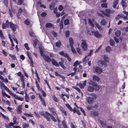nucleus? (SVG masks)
Masks as SVG:
<instances>
[{
  "instance_id": "obj_1",
  "label": "nucleus",
  "mask_w": 128,
  "mask_h": 128,
  "mask_svg": "<svg viewBox=\"0 0 128 128\" xmlns=\"http://www.w3.org/2000/svg\"><path fill=\"white\" fill-rule=\"evenodd\" d=\"M49 109L50 112H52V114L54 116L48 113L46 111L44 112L42 111L40 112L39 114L40 115L43 116L49 122H50V118H51L53 121L54 122H56V119L58 120L59 123L58 124L60 128H68L64 120H63L62 121V125L60 124L59 123L60 122L58 118V116L56 114L54 108H49Z\"/></svg>"
},
{
  "instance_id": "obj_2",
  "label": "nucleus",
  "mask_w": 128,
  "mask_h": 128,
  "mask_svg": "<svg viewBox=\"0 0 128 128\" xmlns=\"http://www.w3.org/2000/svg\"><path fill=\"white\" fill-rule=\"evenodd\" d=\"M88 46L86 41L85 40H82L81 46L82 50L84 51L86 50L87 49Z\"/></svg>"
},
{
  "instance_id": "obj_3",
  "label": "nucleus",
  "mask_w": 128,
  "mask_h": 128,
  "mask_svg": "<svg viewBox=\"0 0 128 128\" xmlns=\"http://www.w3.org/2000/svg\"><path fill=\"white\" fill-rule=\"evenodd\" d=\"M92 34L91 35L94 34V36L97 38H99L102 37L101 34L97 31H92Z\"/></svg>"
},
{
  "instance_id": "obj_4",
  "label": "nucleus",
  "mask_w": 128,
  "mask_h": 128,
  "mask_svg": "<svg viewBox=\"0 0 128 128\" xmlns=\"http://www.w3.org/2000/svg\"><path fill=\"white\" fill-rule=\"evenodd\" d=\"M42 57L47 62H50L51 61V59L48 55L44 54Z\"/></svg>"
},
{
  "instance_id": "obj_5",
  "label": "nucleus",
  "mask_w": 128,
  "mask_h": 128,
  "mask_svg": "<svg viewBox=\"0 0 128 128\" xmlns=\"http://www.w3.org/2000/svg\"><path fill=\"white\" fill-rule=\"evenodd\" d=\"M10 27L13 31L14 32L16 30L17 26L16 24H14L12 22H11Z\"/></svg>"
},
{
  "instance_id": "obj_6",
  "label": "nucleus",
  "mask_w": 128,
  "mask_h": 128,
  "mask_svg": "<svg viewBox=\"0 0 128 128\" xmlns=\"http://www.w3.org/2000/svg\"><path fill=\"white\" fill-rule=\"evenodd\" d=\"M95 70L96 72L98 74L102 73L103 71L102 69L99 66H96L95 68Z\"/></svg>"
},
{
  "instance_id": "obj_7",
  "label": "nucleus",
  "mask_w": 128,
  "mask_h": 128,
  "mask_svg": "<svg viewBox=\"0 0 128 128\" xmlns=\"http://www.w3.org/2000/svg\"><path fill=\"white\" fill-rule=\"evenodd\" d=\"M22 106L20 105L18 106L16 109L17 112L18 114H20L22 112Z\"/></svg>"
},
{
  "instance_id": "obj_8",
  "label": "nucleus",
  "mask_w": 128,
  "mask_h": 128,
  "mask_svg": "<svg viewBox=\"0 0 128 128\" xmlns=\"http://www.w3.org/2000/svg\"><path fill=\"white\" fill-rule=\"evenodd\" d=\"M52 64L57 67L59 66V65L58 63L53 58L52 59Z\"/></svg>"
},
{
  "instance_id": "obj_9",
  "label": "nucleus",
  "mask_w": 128,
  "mask_h": 128,
  "mask_svg": "<svg viewBox=\"0 0 128 128\" xmlns=\"http://www.w3.org/2000/svg\"><path fill=\"white\" fill-rule=\"evenodd\" d=\"M66 106L71 111H73L74 113H75L76 112V110L75 108H74V110H73L71 106L70 105V104H66Z\"/></svg>"
},
{
  "instance_id": "obj_10",
  "label": "nucleus",
  "mask_w": 128,
  "mask_h": 128,
  "mask_svg": "<svg viewBox=\"0 0 128 128\" xmlns=\"http://www.w3.org/2000/svg\"><path fill=\"white\" fill-rule=\"evenodd\" d=\"M100 63V64H101L102 66L104 65L105 67L106 66H107L106 62L105 61L100 60L98 62V64H99Z\"/></svg>"
},
{
  "instance_id": "obj_11",
  "label": "nucleus",
  "mask_w": 128,
  "mask_h": 128,
  "mask_svg": "<svg viewBox=\"0 0 128 128\" xmlns=\"http://www.w3.org/2000/svg\"><path fill=\"white\" fill-rule=\"evenodd\" d=\"M94 101V98L90 97H88L87 98V102L89 103H92Z\"/></svg>"
},
{
  "instance_id": "obj_12",
  "label": "nucleus",
  "mask_w": 128,
  "mask_h": 128,
  "mask_svg": "<svg viewBox=\"0 0 128 128\" xmlns=\"http://www.w3.org/2000/svg\"><path fill=\"white\" fill-rule=\"evenodd\" d=\"M86 81L85 80L83 83V84H80L79 85L80 88L81 89L84 88V86H86Z\"/></svg>"
},
{
  "instance_id": "obj_13",
  "label": "nucleus",
  "mask_w": 128,
  "mask_h": 128,
  "mask_svg": "<svg viewBox=\"0 0 128 128\" xmlns=\"http://www.w3.org/2000/svg\"><path fill=\"white\" fill-rule=\"evenodd\" d=\"M64 60H62L61 62H59V64L62 68L63 69H65L66 67L64 65Z\"/></svg>"
},
{
  "instance_id": "obj_14",
  "label": "nucleus",
  "mask_w": 128,
  "mask_h": 128,
  "mask_svg": "<svg viewBox=\"0 0 128 128\" xmlns=\"http://www.w3.org/2000/svg\"><path fill=\"white\" fill-rule=\"evenodd\" d=\"M93 80H94L95 82H98L100 79L98 78V76H93Z\"/></svg>"
},
{
  "instance_id": "obj_15",
  "label": "nucleus",
  "mask_w": 128,
  "mask_h": 128,
  "mask_svg": "<svg viewBox=\"0 0 128 128\" xmlns=\"http://www.w3.org/2000/svg\"><path fill=\"white\" fill-rule=\"evenodd\" d=\"M70 46H73L74 44L73 40L72 38L70 37L69 39Z\"/></svg>"
},
{
  "instance_id": "obj_16",
  "label": "nucleus",
  "mask_w": 128,
  "mask_h": 128,
  "mask_svg": "<svg viewBox=\"0 0 128 128\" xmlns=\"http://www.w3.org/2000/svg\"><path fill=\"white\" fill-rule=\"evenodd\" d=\"M118 0H114L113 2V6L114 8H116L117 5L118 4Z\"/></svg>"
},
{
  "instance_id": "obj_17",
  "label": "nucleus",
  "mask_w": 128,
  "mask_h": 128,
  "mask_svg": "<svg viewBox=\"0 0 128 128\" xmlns=\"http://www.w3.org/2000/svg\"><path fill=\"white\" fill-rule=\"evenodd\" d=\"M93 105H94V106H92L91 105V104H90L87 107V109L88 110H90L92 109L93 108H96L97 106H96V104H93Z\"/></svg>"
},
{
  "instance_id": "obj_18",
  "label": "nucleus",
  "mask_w": 128,
  "mask_h": 128,
  "mask_svg": "<svg viewBox=\"0 0 128 128\" xmlns=\"http://www.w3.org/2000/svg\"><path fill=\"white\" fill-rule=\"evenodd\" d=\"M104 61L106 62H109V59L108 58L107 55H104Z\"/></svg>"
},
{
  "instance_id": "obj_19",
  "label": "nucleus",
  "mask_w": 128,
  "mask_h": 128,
  "mask_svg": "<svg viewBox=\"0 0 128 128\" xmlns=\"http://www.w3.org/2000/svg\"><path fill=\"white\" fill-rule=\"evenodd\" d=\"M87 90L89 91L93 92L94 90V87L89 86L88 87Z\"/></svg>"
},
{
  "instance_id": "obj_20",
  "label": "nucleus",
  "mask_w": 128,
  "mask_h": 128,
  "mask_svg": "<svg viewBox=\"0 0 128 128\" xmlns=\"http://www.w3.org/2000/svg\"><path fill=\"white\" fill-rule=\"evenodd\" d=\"M105 12L106 13L105 15L107 16H109V14L110 13V10L109 9H106V10Z\"/></svg>"
},
{
  "instance_id": "obj_21",
  "label": "nucleus",
  "mask_w": 128,
  "mask_h": 128,
  "mask_svg": "<svg viewBox=\"0 0 128 128\" xmlns=\"http://www.w3.org/2000/svg\"><path fill=\"white\" fill-rule=\"evenodd\" d=\"M11 22H9L8 20H6V27L7 28H9V26H10V24Z\"/></svg>"
},
{
  "instance_id": "obj_22",
  "label": "nucleus",
  "mask_w": 128,
  "mask_h": 128,
  "mask_svg": "<svg viewBox=\"0 0 128 128\" xmlns=\"http://www.w3.org/2000/svg\"><path fill=\"white\" fill-rule=\"evenodd\" d=\"M53 26V25L50 23H47L46 25V28H50L52 27Z\"/></svg>"
},
{
  "instance_id": "obj_23",
  "label": "nucleus",
  "mask_w": 128,
  "mask_h": 128,
  "mask_svg": "<svg viewBox=\"0 0 128 128\" xmlns=\"http://www.w3.org/2000/svg\"><path fill=\"white\" fill-rule=\"evenodd\" d=\"M39 97L42 104H46L43 98H42V96L39 95Z\"/></svg>"
},
{
  "instance_id": "obj_24",
  "label": "nucleus",
  "mask_w": 128,
  "mask_h": 128,
  "mask_svg": "<svg viewBox=\"0 0 128 128\" xmlns=\"http://www.w3.org/2000/svg\"><path fill=\"white\" fill-rule=\"evenodd\" d=\"M40 49V55L42 56H43L44 55V50L42 48H39Z\"/></svg>"
},
{
  "instance_id": "obj_25",
  "label": "nucleus",
  "mask_w": 128,
  "mask_h": 128,
  "mask_svg": "<svg viewBox=\"0 0 128 128\" xmlns=\"http://www.w3.org/2000/svg\"><path fill=\"white\" fill-rule=\"evenodd\" d=\"M50 8L51 10H52L54 8V5L53 3H52L49 5Z\"/></svg>"
},
{
  "instance_id": "obj_26",
  "label": "nucleus",
  "mask_w": 128,
  "mask_h": 128,
  "mask_svg": "<svg viewBox=\"0 0 128 128\" xmlns=\"http://www.w3.org/2000/svg\"><path fill=\"white\" fill-rule=\"evenodd\" d=\"M121 4L124 10L125 9L127 6V4L125 2H121Z\"/></svg>"
},
{
  "instance_id": "obj_27",
  "label": "nucleus",
  "mask_w": 128,
  "mask_h": 128,
  "mask_svg": "<svg viewBox=\"0 0 128 128\" xmlns=\"http://www.w3.org/2000/svg\"><path fill=\"white\" fill-rule=\"evenodd\" d=\"M22 12V11L21 8H20L18 10V12L17 14V15L20 16Z\"/></svg>"
},
{
  "instance_id": "obj_28",
  "label": "nucleus",
  "mask_w": 128,
  "mask_h": 128,
  "mask_svg": "<svg viewBox=\"0 0 128 128\" xmlns=\"http://www.w3.org/2000/svg\"><path fill=\"white\" fill-rule=\"evenodd\" d=\"M24 115L28 117H33L32 114L30 112H29L28 114L25 113L24 114Z\"/></svg>"
},
{
  "instance_id": "obj_29",
  "label": "nucleus",
  "mask_w": 128,
  "mask_h": 128,
  "mask_svg": "<svg viewBox=\"0 0 128 128\" xmlns=\"http://www.w3.org/2000/svg\"><path fill=\"white\" fill-rule=\"evenodd\" d=\"M91 114L92 115L93 114L95 116H97L98 115V112L96 111L92 112H91Z\"/></svg>"
},
{
  "instance_id": "obj_30",
  "label": "nucleus",
  "mask_w": 128,
  "mask_h": 128,
  "mask_svg": "<svg viewBox=\"0 0 128 128\" xmlns=\"http://www.w3.org/2000/svg\"><path fill=\"white\" fill-rule=\"evenodd\" d=\"M101 24L102 25H105L106 24V22L104 19H103L101 20Z\"/></svg>"
},
{
  "instance_id": "obj_31",
  "label": "nucleus",
  "mask_w": 128,
  "mask_h": 128,
  "mask_svg": "<svg viewBox=\"0 0 128 128\" xmlns=\"http://www.w3.org/2000/svg\"><path fill=\"white\" fill-rule=\"evenodd\" d=\"M0 114L2 116V117L4 119H6L7 120H9V118L7 116H6L3 114H2V113H0Z\"/></svg>"
},
{
  "instance_id": "obj_32",
  "label": "nucleus",
  "mask_w": 128,
  "mask_h": 128,
  "mask_svg": "<svg viewBox=\"0 0 128 128\" xmlns=\"http://www.w3.org/2000/svg\"><path fill=\"white\" fill-rule=\"evenodd\" d=\"M69 24V20L68 19L65 20L64 21V24L65 25H68Z\"/></svg>"
},
{
  "instance_id": "obj_33",
  "label": "nucleus",
  "mask_w": 128,
  "mask_h": 128,
  "mask_svg": "<svg viewBox=\"0 0 128 128\" xmlns=\"http://www.w3.org/2000/svg\"><path fill=\"white\" fill-rule=\"evenodd\" d=\"M25 99L26 102H28L29 100V98L28 96V95H27V94L26 93V95L25 96Z\"/></svg>"
},
{
  "instance_id": "obj_34",
  "label": "nucleus",
  "mask_w": 128,
  "mask_h": 128,
  "mask_svg": "<svg viewBox=\"0 0 128 128\" xmlns=\"http://www.w3.org/2000/svg\"><path fill=\"white\" fill-rule=\"evenodd\" d=\"M116 36H119L121 34V32L120 30H117L115 32Z\"/></svg>"
},
{
  "instance_id": "obj_35",
  "label": "nucleus",
  "mask_w": 128,
  "mask_h": 128,
  "mask_svg": "<svg viewBox=\"0 0 128 128\" xmlns=\"http://www.w3.org/2000/svg\"><path fill=\"white\" fill-rule=\"evenodd\" d=\"M24 23L27 26H29L30 24V22L28 20L26 19L24 21Z\"/></svg>"
},
{
  "instance_id": "obj_36",
  "label": "nucleus",
  "mask_w": 128,
  "mask_h": 128,
  "mask_svg": "<svg viewBox=\"0 0 128 128\" xmlns=\"http://www.w3.org/2000/svg\"><path fill=\"white\" fill-rule=\"evenodd\" d=\"M93 86H94V89H95V90L96 91L100 89V88L98 85L95 84L94 85H93Z\"/></svg>"
},
{
  "instance_id": "obj_37",
  "label": "nucleus",
  "mask_w": 128,
  "mask_h": 128,
  "mask_svg": "<svg viewBox=\"0 0 128 128\" xmlns=\"http://www.w3.org/2000/svg\"><path fill=\"white\" fill-rule=\"evenodd\" d=\"M101 6L102 8H107V4L106 3H102L101 5Z\"/></svg>"
},
{
  "instance_id": "obj_38",
  "label": "nucleus",
  "mask_w": 128,
  "mask_h": 128,
  "mask_svg": "<svg viewBox=\"0 0 128 128\" xmlns=\"http://www.w3.org/2000/svg\"><path fill=\"white\" fill-rule=\"evenodd\" d=\"M52 97L53 98V100L54 101L56 102H58V98H57L56 96L54 94L53 96Z\"/></svg>"
},
{
  "instance_id": "obj_39",
  "label": "nucleus",
  "mask_w": 128,
  "mask_h": 128,
  "mask_svg": "<svg viewBox=\"0 0 128 128\" xmlns=\"http://www.w3.org/2000/svg\"><path fill=\"white\" fill-rule=\"evenodd\" d=\"M96 27L99 29L100 30H102V28L101 27L99 24H98L97 23L96 24Z\"/></svg>"
},
{
  "instance_id": "obj_40",
  "label": "nucleus",
  "mask_w": 128,
  "mask_h": 128,
  "mask_svg": "<svg viewBox=\"0 0 128 128\" xmlns=\"http://www.w3.org/2000/svg\"><path fill=\"white\" fill-rule=\"evenodd\" d=\"M29 59L30 61V64L31 65V67L32 68H33L34 66V62L32 60V58H30V57H29Z\"/></svg>"
},
{
  "instance_id": "obj_41",
  "label": "nucleus",
  "mask_w": 128,
  "mask_h": 128,
  "mask_svg": "<svg viewBox=\"0 0 128 128\" xmlns=\"http://www.w3.org/2000/svg\"><path fill=\"white\" fill-rule=\"evenodd\" d=\"M110 42L111 46H114V42L112 39H110Z\"/></svg>"
},
{
  "instance_id": "obj_42",
  "label": "nucleus",
  "mask_w": 128,
  "mask_h": 128,
  "mask_svg": "<svg viewBox=\"0 0 128 128\" xmlns=\"http://www.w3.org/2000/svg\"><path fill=\"white\" fill-rule=\"evenodd\" d=\"M61 44V42H60V41L59 40V42H57L56 43V47H59L60 46Z\"/></svg>"
},
{
  "instance_id": "obj_43",
  "label": "nucleus",
  "mask_w": 128,
  "mask_h": 128,
  "mask_svg": "<svg viewBox=\"0 0 128 128\" xmlns=\"http://www.w3.org/2000/svg\"><path fill=\"white\" fill-rule=\"evenodd\" d=\"M71 48L72 52L74 54H75L76 53L75 50L74 49L73 46H71Z\"/></svg>"
},
{
  "instance_id": "obj_44",
  "label": "nucleus",
  "mask_w": 128,
  "mask_h": 128,
  "mask_svg": "<svg viewBox=\"0 0 128 128\" xmlns=\"http://www.w3.org/2000/svg\"><path fill=\"white\" fill-rule=\"evenodd\" d=\"M111 50V48L109 46H107L106 48V52H109Z\"/></svg>"
},
{
  "instance_id": "obj_45",
  "label": "nucleus",
  "mask_w": 128,
  "mask_h": 128,
  "mask_svg": "<svg viewBox=\"0 0 128 128\" xmlns=\"http://www.w3.org/2000/svg\"><path fill=\"white\" fill-rule=\"evenodd\" d=\"M9 56L12 58V59L14 60H15L16 58V57L15 55H12L11 54H10Z\"/></svg>"
},
{
  "instance_id": "obj_46",
  "label": "nucleus",
  "mask_w": 128,
  "mask_h": 128,
  "mask_svg": "<svg viewBox=\"0 0 128 128\" xmlns=\"http://www.w3.org/2000/svg\"><path fill=\"white\" fill-rule=\"evenodd\" d=\"M16 117L14 116V117L13 118V120L14 121V124H18L17 122L16 121Z\"/></svg>"
},
{
  "instance_id": "obj_47",
  "label": "nucleus",
  "mask_w": 128,
  "mask_h": 128,
  "mask_svg": "<svg viewBox=\"0 0 128 128\" xmlns=\"http://www.w3.org/2000/svg\"><path fill=\"white\" fill-rule=\"evenodd\" d=\"M60 110L61 111V112L63 113L65 116H66L67 114L66 113V112L63 110V109L62 108H60Z\"/></svg>"
},
{
  "instance_id": "obj_48",
  "label": "nucleus",
  "mask_w": 128,
  "mask_h": 128,
  "mask_svg": "<svg viewBox=\"0 0 128 128\" xmlns=\"http://www.w3.org/2000/svg\"><path fill=\"white\" fill-rule=\"evenodd\" d=\"M70 32L68 30H67L66 32L65 35L66 37H68L69 36Z\"/></svg>"
},
{
  "instance_id": "obj_49",
  "label": "nucleus",
  "mask_w": 128,
  "mask_h": 128,
  "mask_svg": "<svg viewBox=\"0 0 128 128\" xmlns=\"http://www.w3.org/2000/svg\"><path fill=\"white\" fill-rule=\"evenodd\" d=\"M20 79L22 82H24V76L23 74L20 76Z\"/></svg>"
},
{
  "instance_id": "obj_50",
  "label": "nucleus",
  "mask_w": 128,
  "mask_h": 128,
  "mask_svg": "<svg viewBox=\"0 0 128 128\" xmlns=\"http://www.w3.org/2000/svg\"><path fill=\"white\" fill-rule=\"evenodd\" d=\"M41 92L42 93L43 96L44 97L46 96V95L45 92L42 90L41 91Z\"/></svg>"
},
{
  "instance_id": "obj_51",
  "label": "nucleus",
  "mask_w": 128,
  "mask_h": 128,
  "mask_svg": "<svg viewBox=\"0 0 128 128\" xmlns=\"http://www.w3.org/2000/svg\"><path fill=\"white\" fill-rule=\"evenodd\" d=\"M24 46L27 50H30V48L28 46V43H26L24 44Z\"/></svg>"
},
{
  "instance_id": "obj_52",
  "label": "nucleus",
  "mask_w": 128,
  "mask_h": 128,
  "mask_svg": "<svg viewBox=\"0 0 128 128\" xmlns=\"http://www.w3.org/2000/svg\"><path fill=\"white\" fill-rule=\"evenodd\" d=\"M29 34L32 37H34V33L32 31H30Z\"/></svg>"
},
{
  "instance_id": "obj_53",
  "label": "nucleus",
  "mask_w": 128,
  "mask_h": 128,
  "mask_svg": "<svg viewBox=\"0 0 128 128\" xmlns=\"http://www.w3.org/2000/svg\"><path fill=\"white\" fill-rule=\"evenodd\" d=\"M76 50L78 52L79 54H81L82 53V52L81 51V49L79 48H76Z\"/></svg>"
},
{
  "instance_id": "obj_54",
  "label": "nucleus",
  "mask_w": 128,
  "mask_h": 128,
  "mask_svg": "<svg viewBox=\"0 0 128 128\" xmlns=\"http://www.w3.org/2000/svg\"><path fill=\"white\" fill-rule=\"evenodd\" d=\"M65 96V94H62L60 96L61 98L64 101H65V98L64 96Z\"/></svg>"
},
{
  "instance_id": "obj_55",
  "label": "nucleus",
  "mask_w": 128,
  "mask_h": 128,
  "mask_svg": "<svg viewBox=\"0 0 128 128\" xmlns=\"http://www.w3.org/2000/svg\"><path fill=\"white\" fill-rule=\"evenodd\" d=\"M23 0H18V5H20L22 4Z\"/></svg>"
},
{
  "instance_id": "obj_56",
  "label": "nucleus",
  "mask_w": 128,
  "mask_h": 128,
  "mask_svg": "<svg viewBox=\"0 0 128 128\" xmlns=\"http://www.w3.org/2000/svg\"><path fill=\"white\" fill-rule=\"evenodd\" d=\"M78 60L76 61L74 63L73 65L74 66L76 67L78 65Z\"/></svg>"
},
{
  "instance_id": "obj_57",
  "label": "nucleus",
  "mask_w": 128,
  "mask_h": 128,
  "mask_svg": "<svg viewBox=\"0 0 128 128\" xmlns=\"http://www.w3.org/2000/svg\"><path fill=\"white\" fill-rule=\"evenodd\" d=\"M122 16H120L119 14H118L117 16L116 17L115 19L116 20H117L119 19H120L122 18Z\"/></svg>"
},
{
  "instance_id": "obj_58",
  "label": "nucleus",
  "mask_w": 128,
  "mask_h": 128,
  "mask_svg": "<svg viewBox=\"0 0 128 128\" xmlns=\"http://www.w3.org/2000/svg\"><path fill=\"white\" fill-rule=\"evenodd\" d=\"M60 26L61 29L63 28V23L62 22H60Z\"/></svg>"
},
{
  "instance_id": "obj_59",
  "label": "nucleus",
  "mask_w": 128,
  "mask_h": 128,
  "mask_svg": "<svg viewBox=\"0 0 128 128\" xmlns=\"http://www.w3.org/2000/svg\"><path fill=\"white\" fill-rule=\"evenodd\" d=\"M80 110L83 113V114L84 116L86 115L85 112H84V110L81 107H80L79 108Z\"/></svg>"
},
{
  "instance_id": "obj_60",
  "label": "nucleus",
  "mask_w": 128,
  "mask_h": 128,
  "mask_svg": "<svg viewBox=\"0 0 128 128\" xmlns=\"http://www.w3.org/2000/svg\"><path fill=\"white\" fill-rule=\"evenodd\" d=\"M102 46V45H100L98 48L95 51V52H97L98 51H99V50H100V49L101 48Z\"/></svg>"
},
{
  "instance_id": "obj_61",
  "label": "nucleus",
  "mask_w": 128,
  "mask_h": 128,
  "mask_svg": "<svg viewBox=\"0 0 128 128\" xmlns=\"http://www.w3.org/2000/svg\"><path fill=\"white\" fill-rule=\"evenodd\" d=\"M47 14L46 12H43L41 14V16L42 17H45L46 15Z\"/></svg>"
},
{
  "instance_id": "obj_62",
  "label": "nucleus",
  "mask_w": 128,
  "mask_h": 128,
  "mask_svg": "<svg viewBox=\"0 0 128 128\" xmlns=\"http://www.w3.org/2000/svg\"><path fill=\"white\" fill-rule=\"evenodd\" d=\"M8 0H4L3 2L5 4L6 6H8Z\"/></svg>"
},
{
  "instance_id": "obj_63",
  "label": "nucleus",
  "mask_w": 128,
  "mask_h": 128,
  "mask_svg": "<svg viewBox=\"0 0 128 128\" xmlns=\"http://www.w3.org/2000/svg\"><path fill=\"white\" fill-rule=\"evenodd\" d=\"M63 6L61 5L59 6L58 8V9L60 11L62 10H63Z\"/></svg>"
},
{
  "instance_id": "obj_64",
  "label": "nucleus",
  "mask_w": 128,
  "mask_h": 128,
  "mask_svg": "<svg viewBox=\"0 0 128 128\" xmlns=\"http://www.w3.org/2000/svg\"><path fill=\"white\" fill-rule=\"evenodd\" d=\"M29 126V125L27 124H25L23 125V128H28Z\"/></svg>"
}]
</instances>
